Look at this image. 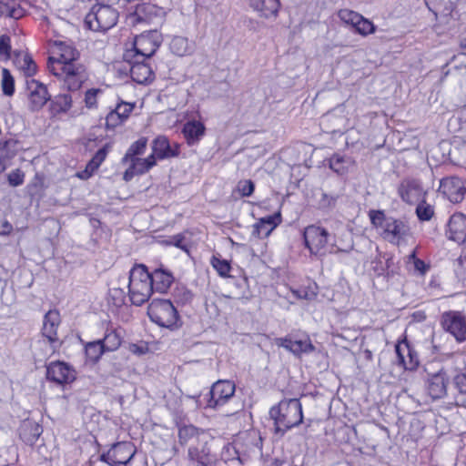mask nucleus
Wrapping results in <instances>:
<instances>
[{
	"instance_id": "nucleus-1",
	"label": "nucleus",
	"mask_w": 466,
	"mask_h": 466,
	"mask_svg": "<svg viewBox=\"0 0 466 466\" xmlns=\"http://www.w3.org/2000/svg\"><path fill=\"white\" fill-rule=\"evenodd\" d=\"M269 415L274 420L275 432L281 436L303 420L302 407L298 399L281 400L270 409Z\"/></svg>"
},
{
	"instance_id": "nucleus-2",
	"label": "nucleus",
	"mask_w": 466,
	"mask_h": 466,
	"mask_svg": "<svg viewBox=\"0 0 466 466\" xmlns=\"http://www.w3.org/2000/svg\"><path fill=\"white\" fill-rule=\"evenodd\" d=\"M128 292L133 304L140 306L151 296L153 286L150 273L144 265L135 266L129 272Z\"/></svg>"
},
{
	"instance_id": "nucleus-3",
	"label": "nucleus",
	"mask_w": 466,
	"mask_h": 466,
	"mask_svg": "<svg viewBox=\"0 0 466 466\" xmlns=\"http://www.w3.org/2000/svg\"><path fill=\"white\" fill-rule=\"evenodd\" d=\"M147 315L158 326L171 330L181 326L177 310L168 299H154L147 308Z\"/></svg>"
},
{
	"instance_id": "nucleus-4",
	"label": "nucleus",
	"mask_w": 466,
	"mask_h": 466,
	"mask_svg": "<svg viewBox=\"0 0 466 466\" xmlns=\"http://www.w3.org/2000/svg\"><path fill=\"white\" fill-rule=\"evenodd\" d=\"M49 72L62 80L64 87L68 91L78 90L87 79L86 67L81 63L67 65L56 63L51 66Z\"/></svg>"
},
{
	"instance_id": "nucleus-5",
	"label": "nucleus",
	"mask_w": 466,
	"mask_h": 466,
	"mask_svg": "<svg viewBox=\"0 0 466 466\" xmlns=\"http://www.w3.org/2000/svg\"><path fill=\"white\" fill-rule=\"evenodd\" d=\"M118 18L117 11L109 5H97L86 15L85 23L93 31H106L113 27Z\"/></svg>"
},
{
	"instance_id": "nucleus-6",
	"label": "nucleus",
	"mask_w": 466,
	"mask_h": 466,
	"mask_svg": "<svg viewBox=\"0 0 466 466\" xmlns=\"http://www.w3.org/2000/svg\"><path fill=\"white\" fill-rule=\"evenodd\" d=\"M162 42L161 35L157 31H149L136 37L134 50L127 52L126 59L129 57L147 59L152 56Z\"/></svg>"
},
{
	"instance_id": "nucleus-7",
	"label": "nucleus",
	"mask_w": 466,
	"mask_h": 466,
	"mask_svg": "<svg viewBox=\"0 0 466 466\" xmlns=\"http://www.w3.org/2000/svg\"><path fill=\"white\" fill-rule=\"evenodd\" d=\"M304 242L311 255L324 256L327 253L329 232L319 226L309 225L303 233Z\"/></svg>"
},
{
	"instance_id": "nucleus-8",
	"label": "nucleus",
	"mask_w": 466,
	"mask_h": 466,
	"mask_svg": "<svg viewBox=\"0 0 466 466\" xmlns=\"http://www.w3.org/2000/svg\"><path fill=\"white\" fill-rule=\"evenodd\" d=\"M235 384L230 380H218L210 389L207 407L220 410L234 397Z\"/></svg>"
},
{
	"instance_id": "nucleus-9",
	"label": "nucleus",
	"mask_w": 466,
	"mask_h": 466,
	"mask_svg": "<svg viewBox=\"0 0 466 466\" xmlns=\"http://www.w3.org/2000/svg\"><path fill=\"white\" fill-rule=\"evenodd\" d=\"M441 324L458 342L466 340V316L460 311H447L441 315Z\"/></svg>"
},
{
	"instance_id": "nucleus-10",
	"label": "nucleus",
	"mask_w": 466,
	"mask_h": 466,
	"mask_svg": "<svg viewBox=\"0 0 466 466\" xmlns=\"http://www.w3.org/2000/svg\"><path fill=\"white\" fill-rule=\"evenodd\" d=\"M25 85L28 109L32 112H37L51 99L47 86L35 79H27Z\"/></svg>"
},
{
	"instance_id": "nucleus-11",
	"label": "nucleus",
	"mask_w": 466,
	"mask_h": 466,
	"mask_svg": "<svg viewBox=\"0 0 466 466\" xmlns=\"http://www.w3.org/2000/svg\"><path fill=\"white\" fill-rule=\"evenodd\" d=\"M52 53L54 56H50L47 62V68L51 71V66L55 64L59 63L62 65L76 64L79 63L78 51L69 43L63 41H56L52 47Z\"/></svg>"
},
{
	"instance_id": "nucleus-12",
	"label": "nucleus",
	"mask_w": 466,
	"mask_h": 466,
	"mask_svg": "<svg viewBox=\"0 0 466 466\" xmlns=\"http://www.w3.org/2000/svg\"><path fill=\"white\" fill-rule=\"evenodd\" d=\"M439 190L451 203L461 202L466 195L464 181L458 177L442 178L441 180Z\"/></svg>"
},
{
	"instance_id": "nucleus-13",
	"label": "nucleus",
	"mask_w": 466,
	"mask_h": 466,
	"mask_svg": "<svg viewBox=\"0 0 466 466\" xmlns=\"http://www.w3.org/2000/svg\"><path fill=\"white\" fill-rule=\"evenodd\" d=\"M398 363L408 370H414L420 364L417 351L406 340L400 341L395 346Z\"/></svg>"
},
{
	"instance_id": "nucleus-14",
	"label": "nucleus",
	"mask_w": 466,
	"mask_h": 466,
	"mask_svg": "<svg viewBox=\"0 0 466 466\" xmlns=\"http://www.w3.org/2000/svg\"><path fill=\"white\" fill-rule=\"evenodd\" d=\"M47 380L59 384L72 382L75 378V370L66 363L62 361L51 362L46 368Z\"/></svg>"
},
{
	"instance_id": "nucleus-15",
	"label": "nucleus",
	"mask_w": 466,
	"mask_h": 466,
	"mask_svg": "<svg viewBox=\"0 0 466 466\" xmlns=\"http://www.w3.org/2000/svg\"><path fill=\"white\" fill-rule=\"evenodd\" d=\"M410 234L409 226L400 219L390 218L383 228V238L389 242L399 245Z\"/></svg>"
},
{
	"instance_id": "nucleus-16",
	"label": "nucleus",
	"mask_w": 466,
	"mask_h": 466,
	"mask_svg": "<svg viewBox=\"0 0 466 466\" xmlns=\"http://www.w3.org/2000/svg\"><path fill=\"white\" fill-rule=\"evenodd\" d=\"M276 345L284 348L297 357L315 350V347L309 338L304 339H293L290 336L278 338L276 339Z\"/></svg>"
},
{
	"instance_id": "nucleus-17",
	"label": "nucleus",
	"mask_w": 466,
	"mask_h": 466,
	"mask_svg": "<svg viewBox=\"0 0 466 466\" xmlns=\"http://www.w3.org/2000/svg\"><path fill=\"white\" fill-rule=\"evenodd\" d=\"M446 235L449 239L463 243L466 240V215L453 214L447 224Z\"/></svg>"
},
{
	"instance_id": "nucleus-18",
	"label": "nucleus",
	"mask_w": 466,
	"mask_h": 466,
	"mask_svg": "<svg viewBox=\"0 0 466 466\" xmlns=\"http://www.w3.org/2000/svg\"><path fill=\"white\" fill-rule=\"evenodd\" d=\"M130 63V76L138 84H146L153 80L154 73L150 66L145 63L146 59L133 58L126 59Z\"/></svg>"
},
{
	"instance_id": "nucleus-19",
	"label": "nucleus",
	"mask_w": 466,
	"mask_h": 466,
	"mask_svg": "<svg viewBox=\"0 0 466 466\" xmlns=\"http://www.w3.org/2000/svg\"><path fill=\"white\" fill-rule=\"evenodd\" d=\"M449 376L444 370H440L428 378L427 389L432 399H441L447 393Z\"/></svg>"
},
{
	"instance_id": "nucleus-20",
	"label": "nucleus",
	"mask_w": 466,
	"mask_h": 466,
	"mask_svg": "<svg viewBox=\"0 0 466 466\" xmlns=\"http://www.w3.org/2000/svg\"><path fill=\"white\" fill-rule=\"evenodd\" d=\"M180 146L177 143L171 145L164 136H158L152 142V151L158 159L175 157L179 155Z\"/></svg>"
},
{
	"instance_id": "nucleus-21",
	"label": "nucleus",
	"mask_w": 466,
	"mask_h": 466,
	"mask_svg": "<svg viewBox=\"0 0 466 466\" xmlns=\"http://www.w3.org/2000/svg\"><path fill=\"white\" fill-rule=\"evenodd\" d=\"M160 9L155 5L144 3L137 5L134 13L128 16V21L132 25L139 23H150L154 17L157 16Z\"/></svg>"
},
{
	"instance_id": "nucleus-22",
	"label": "nucleus",
	"mask_w": 466,
	"mask_h": 466,
	"mask_svg": "<svg viewBox=\"0 0 466 466\" xmlns=\"http://www.w3.org/2000/svg\"><path fill=\"white\" fill-rule=\"evenodd\" d=\"M60 322V314L56 309L49 310L44 317L42 334L51 344L58 341L57 329Z\"/></svg>"
},
{
	"instance_id": "nucleus-23",
	"label": "nucleus",
	"mask_w": 466,
	"mask_h": 466,
	"mask_svg": "<svg viewBox=\"0 0 466 466\" xmlns=\"http://www.w3.org/2000/svg\"><path fill=\"white\" fill-rule=\"evenodd\" d=\"M249 6L258 14L260 17H277L279 7V0H248Z\"/></svg>"
},
{
	"instance_id": "nucleus-24",
	"label": "nucleus",
	"mask_w": 466,
	"mask_h": 466,
	"mask_svg": "<svg viewBox=\"0 0 466 466\" xmlns=\"http://www.w3.org/2000/svg\"><path fill=\"white\" fill-rule=\"evenodd\" d=\"M43 432L42 427L33 420H24L19 428L20 439L27 445L33 446Z\"/></svg>"
},
{
	"instance_id": "nucleus-25",
	"label": "nucleus",
	"mask_w": 466,
	"mask_h": 466,
	"mask_svg": "<svg viewBox=\"0 0 466 466\" xmlns=\"http://www.w3.org/2000/svg\"><path fill=\"white\" fill-rule=\"evenodd\" d=\"M116 466H126L134 457L136 451L130 442H117L112 446Z\"/></svg>"
},
{
	"instance_id": "nucleus-26",
	"label": "nucleus",
	"mask_w": 466,
	"mask_h": 466,
	"mask_svg": "<svg viewBox=\"0 0 466 466\" xmlns=\"http://www.w3.org/2000/svg\"><path fill=\"white\" fill-rule=\"evenodd\" d=\"M403 201L413 204L422 200L425 192L420 182L416 180L409 181L400 190Z\"/></svg>"
},
{
	"instance_id": "nucleus-27",
	"label": "nucleus",
	"mask_w": 466,
	"mask_h": 466,
	"mask_svg": "<svg viewBox=\"0 0 466 466\" xmlns=\"http://www.w3.org/2000/svg\"><path fill=\"white\" fill-rule=\"evenodd\" d=\"M206 127L198 120L187 121L183 127V134L188 145L197 144L205 135Z\"/></svg>"
},
{
	"instance_id": "nucleus-28",
	"label": "nucleus",
	"mask_w": 466,
	"mask_h": 466,
	"mask_svg": "<svg viewBox=\"0 0 466 466\" xmlns=\"http://www.w3.org/2000/svg\"><path fill=\"white\" fill-rule=\"evenodd\" d=\"M150 280L153 286V290L159 293H165L173 283L174 278L169 272L159 268L150 274Z\"/></svg>"
},
{
	"instance_id": "nucleus-29",
	"label": "nucleus",
	"mask_w": 466,
	"mask_h": 466,
	"mask_svg": "<svg viewBox=\"0 0 466 466\" xmlns=\"http://www.w3.org/2000/svg\"><path fill=\"white\" fill-rule=\"evenodd\" d=\"M171 52L178 56H188L194 52L195 46L187 37L174 36L169 44Z\"/></svg>"
},
{
	"instance_id": "nucleus-30",
	"label": "nucleus",
	"mask_w": 466,
	"mask_h": 466,
	"mask_svg": "<svg viewBox=\"0 0 466 466\" xmlns=\"http://www.w3.org/2000/svg\"><path fill=\"white\" fill-rule=\"evenodd\" d=\"M147 138L140 137L138 140L134 142L129 147V148L127 149L124 157L122 158V162L124 164L135 163V160L140 159L139 157H137V156L144 154V152L147 148Z\"/></svg>"
},
{
	"instance_id": "nucleus-31",
	"label": "nucleus",
	"mask_w": 466,
	"mask_h": 466,
	"mask_svg": "<svg viewBox=\"0 0 466 466\" xmlns=\"http://www.w3.org/2000/svg\"><path fill=\"white\" fill-rule=\"evenodd\" d=\"M15 64L25 76H32L36 73V64L28 54L17 55Z\"/></svg>"
},
{
	"instance_id": "nucleus-32",
	"label": "nucleus",
	"mask_w": 466,
	"mask_h": 466,
	"mask_svg": "<svg viewBox=\"0 0 466 466\" xmlns=\"http://www.w3.org/2000/svg\"><path fill=\"white\" fill-rule=\"evenodd\" d=\"M198 429L193 425H186L178 430V441L181 445H187L198 438Z\"/></svg>"
},
{
	"instance_id": "nucleus-33",
	"label": "nucleus",
	"mask_w": 466,
	"mask_h": 466,
	"mask_svg": "<svg viewBox=\"0 0 466 466\" xmlns=\"http://www.w3.org/2000/svg\"><path fill=\"white\" fill-rule=\"evenodd\" d=\"M53 110L57 113L67 112L72 106V96L69 94H61L51 100Z\"/></svg>"
},
{
	"instance_id": "nucleus-34",
	"label": "nucleus",
	"mask_w": 466,
	"mask_h": 466,
	"mask_svg": "<svg viewBox=\"0 0 466 466\" xmlns=\"http://www.w3.org/2000/svg\"><path fill=\"white\" fill-rule=\"evenodd\" d=\"M1 87L6 96H12L15 93V78L7 68L2 69Z\"/></svg>"
},
{
	"instance_id": "nucleus-35",
	"label": "nucleus",
	"mask_w": 466,
	"mask_h": 466,
	"mask_svg": "<svg viewBox=\"0 0 466 466\" xmlns=\"http://www.w3.org/2000/svg\"><path fill=\"white\" fill-rule=\"evenodd\" d=\"M101 341L106 351H114L120 346L121 338L116 330H110Z\"/></svg>"
},
{
	"instance_id": "nucleus-36",
	"label": "nucleus",
	"mask_w": 466,
	"mask_h": 466,
	"mask_svg": "<svg viewBox=\"0 0 466 466\" xmlns=\"http://www.w3.org/2000/svg\"><path fill=\"white\" fill-rule=\"evenodd\" d=\"M105 351L101 339L89 342L86 346V357L94 362L97 361Z\"/></svg>"
},
{
	"instance_id": "nucleus-37",
	"label": "nucleus",
	"mask_w": 466,
	"mask_h": 466,
	"mask_svg": "<svg viewBox=\"0 0 466 466\" xmlns=\"http://www.w3.org/2000/svg\"><path fill=\"white\" fill-rule=\"evenodd\" d=\"M210 263L220 277H229V272L231 269L229 261H228L227 259H222L217 256H213L210 260Z\"/></svg>"
},
{
	"instance_id": "nucleus-38",
	"label": "nucleus",
	"mask_w": 466,
	"mask_h": 466,
	"mask_svg": "<svg viewBox=\"0 0 466 466\" xmlns=\"http://www.w3.org/2000/svg\"><path fill=\"white\" fill-rule=\"evenodd\" d=\"M106 147L100 148L93 157V158L88 162L85 172L88 173V176H90L103 163V161L106 159Z\"/></svg>"
},
{
	"instance_id": "nucleus-39",
	"label": "nucleus",
	"mask_w": 466,
	"mask_h": 466,
	"mask_svg": "<svg viewBox=\"0 0 466 466\" xmlns=\"http://www.w3.org/2000/svg\"><path fill=\"white\" fill-rule=\"evenodd\" d=\"M416 214L420 220L429 221L434 215V208L431 205L422 199L416 207Z\"/></svg>"
},
{
	"instance_id": "nucleus-40",
	"label": "nucleus",
	"mask_w": 466,
	"mask_h": 466,
	"mask_svg": "<svg viewBox=\"0 0 466 466\" xmlns=\"http://www.w3.org/2000/svg\"><path fill=\"white\" fill-rule=\"evenodd\" d=\"M208 455L205 448L199 450L196 446H190L187 451V459L196 463H207Z\"/></svg>"
},
{
	"instance_id": "nucleus-41",
	"label": "nucleus",
	"mask_w": 466,
	"mask_h": 466,
	"mask_svg": "<svg viewBox=\"0 0 466 466\" xmlns=\"http://www.w3.org/2000/svg\"><path fill=\"white\" fill-rule=\"evenodd\" d=\"M348 162L349 159H346L345 157L335 154L329 158V167L336 173L342 175L347 171L345 164Z\"/></svg>"
},
{
	"instance_id": "nucleus-42",
	"label": "nucleus",
	"mask_w": 466,
	"mask_h": 466,
	"mask_svg": "<svg viewBox=\"0 0 466 466\" xmlns=\"http://www.w3.org/2000/svg\"><path fill=\"white\" fill-rule=\"evenodd\" d=\"M156 158L157 155L152 152V154L146 158L135 160V167L138 169L139 174H144L156 165Z\"/></svg>"
},
{
	"instance_id": "nucleus-43",
	"label": "nucleus",
	"mask_w": 466,
	"mask_h": 466,
	"mask_svg": "<svg viewBox=\"0 0 466 466\" xmlns=\"http://www.w3.org/2000/svg\"><path fill=\"white\" fill-rule=\"evenodd\" d=\"M18 150V141L14 138L0 142V151L6 157H14Z\"/></svg>"
},
{
	"instance_id": "nucleus-44",
	"label": "nucleus",
	"mask_w": 466,
	"mask_h": 466,
	"mask_svg": "<svg viewBox=\"0 0 466 466\" xmlns=\"http://www.w3.org/2000/svg\"><path fill=\"white\" fill-rule=\"evenodd\" d=\"M338 15L341 21H343L346 24L351 25L353 27L357 25L361 16V15L349 9L339 10Z\"/></svg>"
},
{
	"instance_id": "nucleus-45",
	"label": "nucleus",
	"mask_w": 466,
	"mask_h": 466,
	"mask_svg": "<svg viewBox=\"0 0 466 466\" xmlns=\"http://www.w3.org/2000/svg\"><path fill=\"white\" fill-rule=\"evenodd\" d=\"M453 385L459 392V398L463 401L466 399V374H456L453 377Z\"/></svg>"
},
{
	"instance_id": "nucleus-46",
	"label": "nucleus",
	"mask_w": 466,
	"mask_h": 466,
	"mask_svg": "<svg viewBox=\"0 0 466 466\" xmlns=\"http://www.w3.org/2000/svg\"><path fill=\"white\" fill-rule=\"evenodd\" d=\"M390 218L391 217H387L384 212L380 210L370 211V218L372 225L382 229L384 228L386 222H388Z\"/></svg>"
},
{
	"instance_id": "nucleus-47",
	"label": "nucleus",
	"mask_w": 466,
	"mask_h": 466,
	"mask_svg": "<svg viewBox=\"0 0 466 466\" xmlns=\"http://www.w3.org/2000/svg\"><path fill=\"white\" fill-rule=\"evenodd\" d=\"M354 28L359 34L362 35L372 34L375 32L376 29L373 23L364 18L362 15L360 16V20L358 22L357 25H355Z\"/></svg>"
},
{
	"instance_id": "nucleus-48",
	"label": "nucleus",
	"mask_w": 466,
	"mask_h": 466,
	"mask_svg": "<svg viewBox=\"0 0 466 466\" xmlns=\"http://www.w3.org/2000/svg\"><path fill=\"white\" fill-rule=\"evenodd\" d=\"M273 231L268 225L262 223V221L259 219L258 222H257L253 226V236L257 238H267L269 236V234Z\"/></svg>"
},
{
	"instance_id": "nucleus-49",
	"label": "nucleus",
	"mask_w": 466,
	"mask_h": 466,
	"mask_svg": "<svg viewBox=\"0 0 466 466\" xmlns=\"http://www.w3.org/2000/svg\"><path fill=\"white\" fill-rule=\"evenodd\" d=\"M125 122L120 115L116 111V109L112 110L106 117V126L107 128H115L116 127L121 125Z\"/></svg>"
},
{
	"instance_id": "nucleus-50",
	"label": "nucleus",
	"mask_w": 466,
	"mask_h": 466,
	"mask_svg": "<svg viewBox=\"0 0 466 466\" xmlns=\"http://www.w3.org/2000/svg\"><path fill=\"white\" fill-rule=\"evenodd\" d=\"M255 185L249 180H240L238 183V189L243 197H249L254 192Z\"/></svg>"
},
{
	"instance_id": "nucleus-51",
	"label": "nucleus",
	"mask_w": 466,
	"mask_h": 466,
	"mask_svg": "<svg viewBox=\"0 0 466 466\" xmlns=\"http://www.w3.org/2000/svg\"><path fill=\"white\" fill-rule=\"evenodd\" d=\"M100 93H102V90L99 88L88 89L85 94L86 106L89 108L95 106L96 105L97 95Z\"/></svg>"
},
{
	"instance_id": "nucleus-52",
	"label": "nucleus",
	"mask_w": 466,
	"mask_h": 466,
	"mask_svg": "<svg viewBox=\"0 0 466 466\" xmlns=\"http://www.w3.org/2000/svg\"><path fill=\"white\" fill-rule=\"evenodd\" d=\"M134 107H135L134 104L121 102L120 104H118L116 106V107L115 109L120 115L122 119L124 121H126L128 118V116H129L130 113L132 112V110L134 109Z\"/></svg>"
},
{
	"instance_id": "nucleus-53",
	"label": "nucleus",
	"mask_w": 466,
	"mask_h": 466,
	"mask_svg": "<svg viewBox=\"0 0 466 466\" xmlns=\"http://www.w3.org/2000/svg\"><path fill=\"white\" fill-rule=\"evenodd\" d=\"M337 199L338 196L322 193L319 205L321 208H331L335 207Z\"/></svg>"
},
{
	"instance_id": "nucleus-54",
	"label": "nucleus",
	"mask_w": 466,
	"mask_h": 466,
	"mask_svg": "<svg viewBox=\"0 0 466 466\" xmlns=\"http://www.w3.org/2000/svg\"><path fill=\"white\" fill-rule=\"evenodd\" d=\"M0 55H4L6 58H10L11 39L6 35H0Z\"/></svg>"
},
{
	"instance_id": "nucleus-55",
	"label": "nucleus",
	"mask_w": 466,
	"mask_h": 466,
	"mask_svg": "<svg viewBox=\"0 0 466 466\" xmlns=\"http://www.w3.org/2000/svg\"><path fill=\"white\" fill-rule=\"evenodd\" d=\"M24 173L21 170L15 169L8 174V182L12 187L20 186L24 183Z\"/></svg>"
},
{
	"instance_id": "nucleus-56",
	"label": "nucleus",
	"mask_w": 466,
	"mask_h": 466,
	"mask_svg": "<svg viewBox=\"0 0 466 466\" xmlns=\"http://www.w3.org/2000/svg\"><path fill=\"white\" fill-rule=\"evenodd\" d=\"M262 223L268 225L271 229H274L281 221L280 219V214H275L272 216H268L265 218H260Z\"/></svg>"
},
{
	"instance_id": "nucleus-57",
	"label": "nucleus",
	"mask_w": 466,
	"mask_h": 466,
	"mask_svg": "<svg viewBox=\"0 0 466 466\" xmlns=\"http://www.w3.org/2000/svg\"><path fill=\"white\" fill-rule=\"evenodd\" d=\"M413 268L416 272H419L420 275H424L428 269L429 266L425 264V262L421 259H416L415 262L412 263Z\"/></svg>"
},
{
	"instance_id": "nucleus-58",
	"label": "nucleus",
	"mask_w": 466,
	"mask_h": 466,
	"mask_svg": "<svg viewBox=\"0 0 466 466\" xmlns=\"http://www.w3.org/2000/svg\"><path fill=\"white\" fill-rule=\"evenodd\" d=\"M292 293L295 296V298H297L299 299H311L315 296V294L313 292L309 293L305 289L293 290Z\"/></svg>"
},
{
	"instance_id": "nucleus-59",
	"label": "nucleus",
	"mask_w": 466,
	"mask_h": 466,
	"mask_svg": "<svg viewBox=\"0 0 466 466\" xmlns=\"http://www.w3.org/2000/svg\"><path fill=\"white\" fill-rule=\"evenodd\" d=\"M25 15V10L20 6H13L9 12V17L14 19H19Z\"/></svg>"
},
{
	"instance_id": "nucleus-60",
	"label": "nucleus",
	"mask_w": 466,
	"mask_h": 466,
	"mask_svg": "<svg viewBox=\"0 0 466 466\" xmlns=\"http://www.w3.org/2000/svg\"><path fill=\"white\" fill-rule=\"evenodd\" d=\"M100 461L107 463L110 466H116V462L113 459L112 448L106 452L100 455Z\"/></svg>"
},
{
	"instance_id": "nucleus-61",
	"label": "nucleus",
	"mask_w": 466,
	"mask_h": 466,
	"mask_svg": "<svg viewBox=\"0 0 466 466\" xmlns=\"http://www.w3.org/2000/svg\"><path fill=\"white\" fill-rule=\"evenodd\" d=\"M135 163H130V166L126 170L125 174H124V179L125 180H129L131 179L136 174H139L138 172V169L137 167H135Z\"/></svg>"
},
{
	"instance_id": "nucleus-62",
	"label": "nucleus",
	"mask_w": 466,
	"mask_h": 466,
	"mask_svg": "<svg viewBox=\"0 0 466 466\" xmlns=\"http://www.w3.org/2000/svg\"><path fill=\"white\" fill-rule=\"evenodd\" d=\"M12 229V225L6 219H4L0 224V235H9Z\"/></svg>"
},
{
	"instance_id": "nucleus-63",
	"label": "nucleus",
	"mask_w": 466,
	"mask_h": 466,
	"mask_svg": "<svg viewBox=\"0 0 466 466\" xmlns=\"http://www.w3.org/2000/svg\"><path fill=\"white\" fill-rule=\"evenodd\" d=\"M12 7L5 0H0V16L5 15L9 17V12L12 10Z\"/></svg>"
},
{
	"instance_id": "nucleus-64",
	"label": "nucleus",
	"mask_w": 466,
	"mask_h": 466,
	"mask_svg": "<svg viewBox=\"0 0 466 466\" xmlns=\"http://www.w3.org/2000/svg\"><path fill=\"white\" fill-rule=\"evenodd\" d=\"M416 259H419L417 258V254H416V250H413L409 256H408V263L409 264H412L413 262H415Z\"/></svg>"
}]
</instances>
